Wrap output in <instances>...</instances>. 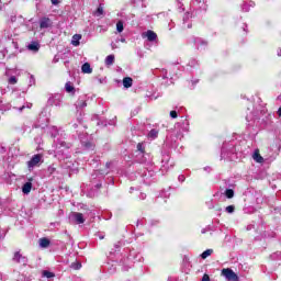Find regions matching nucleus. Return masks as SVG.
Masks as SVG:
<instances>
[{
  "label": "nucleus",
  "instance_id": "f257e3e1",
  "mask_svg": "<svg viewBox=\"0 0 281 281\" xmlns=\"http://www.w3.org/2000/svg\"><path fill=\"white\" fill-rule=\"evenodd\" d=\"M222 276L228 281H238V274L231 268H224L222 270Z\"/></svg>",
  "mask_w": 281,
  "mask_h": 281
},
{
  "label": "nucleus",
  "instance_id": "f03ea898",
  "mask_svg": "<svg viewBox=\"0 0 281 281\" xmlns=\"http://www.w3.org/2000/svg\"><path fill=\"white\" fill-rule=\"evenodd\" d=\"M43 161V155L41 154H37V155H34L31 160L27 161V168L29 170H32L34 168H36V166H38V164Z\"/></svg>",
  "mask_w": 281,
  "mask_h": 281
},
{
  "label": "nucleus",
  "instance_id": "7ed1b4c3",
  "mask_svg": "<svg viewBox=\"0 0 281 281\" xmlns=\"http://www.w3.org/2000/svg\"><path fill=\"white\" fill-rule=\"evenodd\" d=\"M12 260L13 262H18V265H23V267L27 265V257L21 255L20 251L14 252Z\"/></svg>",
  "mask_w": 281,
  "mask_h": 281
},
{
  "label": "nucleus",
  "instance_id": "20e7f679",
  "mask_svg": "<svg viewBox=\"0 0 281 281\" xmlns=\"http://www.w3.org/2000/svg\"><path fill=\"white\" fill-rule=\"evenodd\" d=\"M26 48L29 49V52H32L33 54H36L41 49V42L40 41H33V42L27 44Z\"/></svg>",
  "mask_w": 281,
  "mask_h": 281
},
{
  "label": "nucleus",
  "instance_id": "39448f33",
  "mask_svg": "<svg viewBox=\"0 0 281 281\" xmlns=\"http://www.w3.org/2000/svg\"><path fill=\"white\" fill-rule=\"evenodd\" d=\"M71 218H74L77 225H82V223H85V215H82V213L74 212L71 213Z\"/></svg>",
  "mask_w": 281,
  "mask_h": 281
},
{
  "label": "nucleus",
  "instance_id": "423d86ee",
  "mask_svg": "<svg viewBox=\"0 0 281 281\" xmlns=\"http://www.w3.org/2000/svg\"><path fill=\"white\" fill-rule=\"evenodd\" d=\"M52 26V20L49 18H42L40 21L41 30H47V27Z\"/></svg>",
  "mask_w": 281,
  "mask_h": 281
},
{
  "label": "nucleus",
  "instance_id": "0eeeda50",
  "mask_svg": "<svg viewBox=\"0 0 281 281\" xmlns=\"http://www.w3.org/2000/svg\"><path fill=\"white\" fill-rule=\"evenodd\" d=\"M190 19H192V13L187 12V13L184 14V16H183V26H182L183 29H186V27H188V29L192 27V24H191V23H188V21H190ZM186 23H188L187 26H186Z\"/></svg>",
  "mask_w": 281,
  "mask_h": 281
},
{
  "label": "nucleus",
  "instance_id": "6e6552de",
  "mask_svg": "<svg viewBox=\"0 0 281 281\" xmlns=\"http://www.w3.org/2000/svg\"><path fill=\"white\" fill-rule=\"evenodd\" d=\"M252 159H255V161H257V164H262V161H265V158H262V156H260V150H255L254 155H252Z\"/></svg>",
  "mask_w": 281,
  "mask_h": 281
},
{
  "label": "nucleus",
  "instance_id": "1a4fd4ad",
  "mask_svg": "<svg viewBox=\"0 0 281 281\" xmlns=\"http://www.w3.org/2000/svg\"><path fill=\"white\" fill-rule=\"evenodd\" d=\"M49 245H50V241L47 237H43L40 239V247H42V249H47Z\"/></svg>",
  "mask_w": 281,
  "mask_h": 281
},
{
  "label": "nucleus",
  "instance_id": "9d476101",
  "mask_svg": "<svg viewBox=\"0 0 281 281\" xmlns=\"http://www.w3.org/2000/svg\"><path fill=\"white\" fill-rule=\"evenodd\" d=\"M82 74H92L93 69L91 68V65L89 63H85L81 66Z\"/></svg>",
  "mask_w": 281,
  "mask_h": 281
},
{
  "label": "nucleus",
  "instance_id": "9b49d317",
  "mask_svg": "<svg viewBox=\"0 0 281 281\" xmlns=\"http://www.w3.org/2000/svg\"><path fill=\"white\" fill-rule=\"evenodd\" d=\"M123 87H125V89H131V87H133V78L125 77L123 79Z\"/></svg>",
  "mask_w": 281,
  "mask_h": 281
},
{
  "label": "nucleus",
  "instance_id": "f8f14e48",
  "mask_svg": "<svg viewBox=\"0 0 281 281\" xmlns=\"http://www.w3.org/2000/svg\"><path fill=\"white\" fill-rule=\"evenodd\" d=\"M23 194H27L29 192H32V182H26L22 187Z\"/></svg>",
  "mask_w": 281,
  "mask_h": 281
},
{
  "label": "nucleus",
  "instance_id": "ddd939ff",
  "mask_svg": "<svg viewBox=\"0 0 281 281\" xmlns=\"http://www.w3.org/2000/svg\"><path fill=\"white\" fill-rule=\"evenodd\" d=\"M113 63H115V55H109L106 58H105V65L108 67H111V65H113Z\"/></svg>",
  "mask_w": 281,
  "mask_h": 281
},
{
  "label": "nucleus",
  "instance_id": "4468645a",
  "mask_svg": "<svg viewBox=\"0 0 281 281\" xmlns=\"http://www.w3.org/2000/svg\"><path fill=\"white\" fill-rule=\"evenodd\" d=\"M65 89H66L67 93H75V91H76V88H74V86L71 85V82H67V83L65 85Z\"/></svg>",
  "mask_w": 281,
  "mask_h": 281
},
{
  "label": "nucleus",
  "instance_id": "2eb2a0df",
  "mask_svg": "<svg viewBox=\"0 0 281 281\" xmlns=\"http://www.w3.org/2000/svg\"><path fill=\"white\" fill-rule=\"evenodd\" d=\"M104 14V7L102 4L99 5V8L94 12V16H102Z\"/></svg>",
  "mask_w": 281,
  "mask_h": 281
},
{
  "label": "nucleus",
  "instance_id": "dca6fc26",
  "mask_svg": "<svg viewBox=\"0 0 281 281\" xmlns=\"http://www.w3.org/2000/svg\"><path fill=\"white\" fill-rule=\"evenodd\" d=\"M76 106H77V109H85V106H87V101L79 99V100L76 102Z\"/></svg>",
  "mask_w": 281,
  "mask_h": 281
},
{
  "label": "nucleus",
  "instance_id": "f3484780",
  "mask_svg": "<svg viewBox=\"0 0 281 281\" xmlns=\"http://www.w3.org/2000/svg\"><path fill=\"white\" fill-rule=\"evenodd\" d=\"M80 36H74L72 41H71V45H74V47H78V45H80Z\"/></svg>",
  "mask_w": 281,
  "mask_h": 281
},
{
  "label": "nucleus",
  "instance_id": "a211bd4d",
  "mask_svg": "<svg viewBox=\"0 0 281 281\" xmlns=\"http://www.w3.org/2000/svg\"><path fill=\"white\" fill-rule=\"evenodd\" d=\"M213 251H214V250H212V249L205 250L204 252H202L201 258H202L203 260H205V258L212 256Z\"/></svg>",
  "mask_w": 281,
  "mask_h": 281
},
{
  "label": "nucleus",
  "instance_id": "6ab92c4d",
  "mask_svg": "<svg viewBox=\"0 0 281 281\" xmlns=\"http://www.w3.org/2000/svg\"><path fill=\"white\" fill-rule=\"evenodd\" d=\"M158 135H159V132H158L157 130H151V131L148 133V137H150L151 139L157 138Z\"/></svg>",
  "mask_w": 281,
  "mask_h": 281
},
{
  "label": "nucleus",
  "instance_id": "aec40b11",
  "mask_svg": "<svg viewBox=\"0 0 281 281\" xmlns=\"http://www.w3.org/2000/svg\"><path fill=\"white\" fill-rule=\"evenodd\" d=\"M42 276H43V278H55V276L56 274H54V272H49V271H47V270H44L43 272H42Z\"/></svg>",
  "mask_w": 281,
  "mask_h": 281
},
{
  "label": "nucleus",
  "instance_id": "412c9836",
  "mask_svg": "<svg viewBox=\"0 0 281 281\" xmlns=\"http://www.w3.org/2000/svg\"><path fill=\"white\" fill-rule=\"evenodd\" d=\"M116 30H117L119 33L124 32V22L119 21L116 23Z\"/></svg>",
  "mask_w": 281,
  "mask_h": 281
},
{
  "label": "nucleus",
  "instance_id": "4be33fe9",
  "mask_svg": "<svg viewBox=\"0 0 281 281\" xmlns=\"http://www.w3.org/2000/svg\"><path fill=\"white\" fill-rule=\"evenodd\" d=\"M225 195L227 196V199H234V190L227 189Z\"/></svg>",
  "mask_w": 281,
  "mask_h": 281
},
{
  "label": "nucleus",
  "instance_id": "5701e85b",
  "mask_svg": "<svg viewBox=\"0 0 281 281\" xmlns=\"http://www.w3.org/2000/svg\"><path fill=\"white\" fill-rule=\"evenodd\" d=\"M142 36H157V33L153 31H146L142 34Z\"/></svg>",
  "mask_w": 281,
  "mask_h": 281
},
{
  "label": "nucleus",
  "instance_id": "b1692460",
  "mask_svg": "<svg viewBox=\"0 0 281 281\" xmlns=\"http://www.w3.org/2000/svg\"><path fill=\"white\" fill-rule=\"evenodd\" d=\"M234 210H236V207L234 205H229V206L226 207V212L228 214H234Z\"/></svg>",
  "mask_w": 281,
  "mask_h": 281
},
{
  "label": "nucleus",
  "instance_id": "393cba45",
  "mask_svg": "<svg viewBox=\"0 0 281 281\" xmlns=\"http://www.w3.org/2000/svg\"><path fill=\"white\" fill-rule=\"evenodd\" d=\"M18 80L16 77L12 76L9 78V85H16Z\"/></svg>",
  "mask_w": 281,
  "mask_h": 281
},
{
  "label": "nucleus",
  "instance_id": "a878e982",
  "mask_svg": "<svg viewBox=\"0 0 281 281\" xmlns=\"http://www.w3.org/2000/svg\"><path fill=\"white\" fill-rule=\"evenodd\" d=\"M148 43H155L157 41V36H147Z\"/></svg>",
  "mask_w": 281,
  "mask_h": 281
},
{
  "label": "nucleus",
  "instance_id": "bb28decb",
  "mask_svg": "<svg viewBox=\"0 0 281 281\" xmlns=\"http://www.w3.org/2000/svg\"><path fill=\"white\" fill-rule=\"evenodd\" d=\"M137 150H139V153H144V144L138 143L137 144Z\"/></svg>",
  "mask_w": 281,
  "mask_h": 281
},
{
  "label": "nucleus",
  "instance_id": "cd10ccee",
  "mask_svg": "<svg viewBox=\"0 0 281 281\" xmlns=\"http://www.w3.org/2000/svg\"><path fill=\"white\" fill-rule=\"evenodd\" d=\"M170 117H172L173 120H177V117H178L177 111H171L170 112Z\"/></svg>",
  "mask_w": 281,
  "mask_h": 281
},
{
  "label": "nucleus",
  "instance_id": "c85d7f7f",
  "mask_svg": "<svg viewBox=\"0 0 281 281\" xmlns=\"http://www.w3.org/2000/svg\"><path fill=\"white\" fill-rule=\"evenodd\" d=\"M71 267H72V269H80V267H82V265H80V263H72Z\"/></svg>",
  "mask_w": 281,
  "mask_h": 281
},
{
  "label": "nucleus",
  "instance_id": "c756f323",
  "mask_svg": "<svg viewBox=\"0 0 281 281\" xmlns=\"http://www.w3.org/2000/svg\"><path fill=\"white\" fill-rule=\"evenodd\" d=\"M116 43H126V40L124 37L117 38Z\"/></svg>",
  "mask_w": 281,
  "mask_h": 281
},
{
  "label": "nucleus",
  "instance_id": "7c9ffc66",
  "mask_svg": "<svg viewBox=\"0 0 281 281\" xmlns=\"http://www.w3.org/2000/svg\"><path fill=\"white\" fill-rule=\"evenodd\" d=\"M202 281H210V276L204 274V276L202 277Z\"/></svg>",
  "mask_w": 281,
  "mask_h": 281
},
{
  "label": "nucleus",
  "instance_id": "2f4dec72",
  "mask_svg": "<svg viewBox=\"0 0 281 281\" xmlns=\"http://www.w3.org/2000/svg\"><path fill=\"white\" fill-rule=\"evenodd\" d=\"M53 5H58V0H50Z\"/></svg>",
  "mask_w": 281,
  "mask_h": 281
},
{
  "label": "nucleus",
  "instance_id": "473e14b6",
  "mask_svg": "<svg viewBox=\"0 0 281 281\" xmlns=\"http://www.w3.org/2000/svg\"><path fill=\"white\" fill-rule=\"evenodd\" d=\"M179 181H186V177L184 176H179Z\"/></svg>",
  "mask_w": 281,
  "mask_h": 281
},
{
  "label": "nucleus",
  "instance_id": "72a5a7b5",
  "mask_svg": "<svg viewBox=\"0 0 281 281\" xmlns=\"http://www.w3.org/2000/svg\"><path fill=\"white\" fill-rule=\"evenodd\" d=\"M278 115H279V117H281V106L278 110Z\"/></svg>",
  "mask_w": 281,
  "mask_h": 281
},
{
  "label": "nucleus",
  "instance_id": "f704fd0d",
  "mask_svg": "<svg viewBox=\"0 0 281 281\" xmlns=\"http://www.w3.org/2000/svg\"><path fill=\"white\" fill-rule=\"evenodd\" d=\"M121 243L115 244L116 249H120Z\"/></svg>",
  "mask_w": 281,
  "mask_h": 281
},
{
  "label": "nucleus",
  "instance_id": "c9c22d12",
  "mask_svg": "<svg viewBox=\"0 0 281 281\" xmlns=\"http://www.w3.org/2000/svg\"><path fill=\"white\" fill-rule=\"evenodd\" d=\"M112 47L113 49H115V47H119L115 43H112Z\"/></svg>",
  "mask_w": 281,
  "mask_h": 281
},
{
  "label": "nucleus",
  "instance_id": "e433bc0d",
  "mask_svg": "<svg viewBox=\"0 0 281 281\" xmlns=\"http://www.w3.org/2000/svg\"><path fill=\"white\" fill-rule=\"evenodd\" d=\"M25 109V106H22V108H20V111H23Z\"/></svg>",
  "mask_w": 281,
  "mask_h": 281
},
{
  "label": "nucleus",
  "instance_id": "4c0bfd02",
  "mask_svg": "<svg viewBox=\"0 0 281 281\" xmlns=\"http://www.w3.org/2000/svg\"><path fill=\"white\" fill-rule=\"evenodd\" d=\"M74 36H81L80 34H75Z\"/></svg>",
  "mask_w": 281,
  "mask_h": 281
},
{
  "label": "nucleus",
  "instance_id": "58836bf2",
  "mask_svg": "<svg viewBox=\"0 0 281 281\" xmlns=\"http://www.w3.org/2000/svg\"><path fill=\"white\" fill-rule=\"evenodd\" d=\"M106 166H108V168H109L110 164H106Z\"/></svg>",
  "mask_w": 281,
  "mask_h": 281
}]
</instances>
